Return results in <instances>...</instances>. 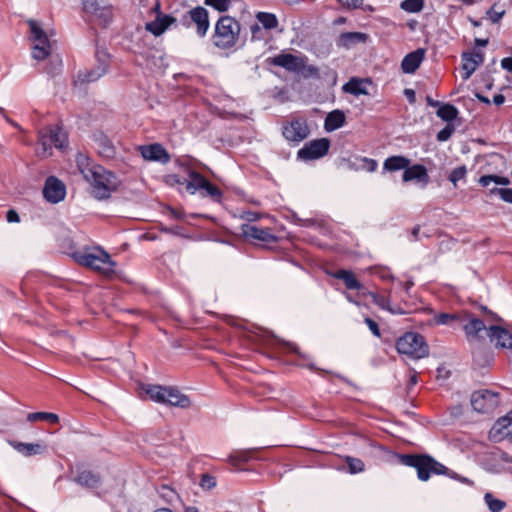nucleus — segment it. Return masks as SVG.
I'll list each match as a JSON object with an SVG mask.
<instances>
[{"label": "nucleus", "instance_id": "0eeeda50", "mask_svg": "<svg viewBox=\"0 0 512 512\" xmlns=\"http://www.w3.org/2000/svg\"><path fill=\"white\" fill-rule=\"evenodd\" d=\"M240 24L230 16H222L216 23L213 43L220 49L233 47L239 38Z\"/></svg>", "mask_w": 512, "mask_h": 512}, {"label": "nucleus", "instance_id": "052dcab7", "mask_svg": "<svg viewBox=\"0 0 512 512\" xmlns=\"http://www.w3.org/2000/svg\"><path fill=\"white\" fill-rule=\"evenodd\" d=\"M6 220L9 223H18L20 222V216L16 210L9 209L6 213Z\"/></svg>", "mask_w": 512, "mask_h": 512}, {"label": "nucleus", "instance_id": "de8ad7c7", "mask_svg": "<svg viewBox=\"0 0 512 512\" xmlns=\"http://www.w3.org/2000/svg\"><path fill=\"white\" fill-rule=\"evenodd\" d=\"M216 484H217V481L213 475H211L209 473L202 474L200 482H199V485L201 486L202 489L212 490L213 488L216 487Z\"/></svg>", "mask_w": 512, "mask_h": 512}, {"label": "nucleus", "instance_id": "4d7b16f0", "mask_svg": "<svg viewBox=\"0 0 512 512\" xmlns=\"http://www.w3.org/2000/svg\"><path fill=\"white\" fill-rule=\"evenodd\" d=\"M504 14H505L504 10L497 12V11H494L493 7L487 11V15L489 16L490 20L493 23H498L501 20V18L504 16Z\"/></svg>", "mask_w": 512, "mask_h": 512}, {"label": "nucleus", "instance_id": "c03bdc74", "mask_svg": "<svg viewBox=\"0 0 512 512\" xmlns=\"http://www.w3.org/2000/svg\"><path fill=\"white\" fill-rule=\"evenodd\" d=\"M480 310L483 314V317H484L483 320L485 323L487 322L490 325H493L492 323H494V322H496V323L504 322V320L498 314L491 311L488 307L481 305Z\"/></svg>", "mask_w": 512, "mask_h": 512}, {"label": "nucleus", "instance_id": "4c0bfd02", "mask_svg": "<svg viewBox=\"0 0 512 512\" xmlns=\"http://www.w3.org/2000/svg\"><path fill=\"white\" fill-rule=\"evenodd\" d=\"M27 421H47L50 424H58L60 420L59 416L52 412H33L27 415Z\"/></svg>", "mask_w": 512, "mask_h": 512}, {"label": "nucleus", "instance_id": "5fc2aeb1", "mask_svg": "<svg viewBox=\"0 0 512 512\" xmlns=\"http://www.w3.org/2000/svg\"><path fill=\"white\" fill-rule=\"evenodd\" d=\"M283 345L288 352L294 353L304 360L308 359V355L301 353L297 345L290 342H284Z\"/></svg>", "mask_w": 512, "mask_h": 512}, {"label": "nucleus", "instance_id": "2f4dec72", "mask_svg": "<svg viewBox=\"0 0 512 512\" xmlns=\"http://www.w3.org/2000/svg\"><path fill=\"white\" fill-rule=\"evenodd\" d=\"M345 122V114L341 110H334L330 112L325 119L324 127L327 131H334Z\"/></svg>", "mask_w": 512, "mask_h": 512}, {"label": "nucleus", "instance_id": "a878e982", "mask_svg": "<svg viewBox=\"0 0 512 512\" xmlns=\"http://www.w3.org/2000/svg\"><path fill=\"white\" fill-rule=\"evenodd\" d=\"M424 50L417 49L409 54H407L401 64L402 70L405 73H414L417 68L420 66L421 62L424 59Z\"/></svg>", "mask_w": 512, "mask_h": 512}, {"label": "nucleus", "instance_id": "72a5a7b5", "mask_svg": "<svg viewBox=\"0 0 512 512\" xmlns=\"http://www.w3.org/2000/svg\"><path fill=\"white\" fill-rule=\"evenodd\" d=\"M367 35L360 32H346L342 33L338 40V45L349 48L351 45L359 42H365Z\"/></svg>", "mask_w": 512, "mask_h": 512}, {"label": "nucleus", "instance_id": "f704fd0d", "mask_svg": "<svg viewBox=\"0 0 512 512\" xmlns=\"http://www.w3.org/2000/svg\"><path fill=\"white\" fill-rule=\"evenodd\" d=\"M105 73L104 67H95L91 70L79 71L77 74V81L81 83L95 82Z\"/></svg>", "mask_w": 512, "mask_h": 512}, {"label": "nucleus", "instance_id": "f257e3e1", "mask_svg": "<svg viewBox=\"0 0 512 512\" xmlns=\"http://www.w3.org/2000/svg\"><path fill=\"white\" fill-rule=\"evenodd\" d=\"M171 173L163 176V182L175 189L181 196L199 194L202 198H209L215 203H221L222 190L213 184L208 174L215 177L213 171L201 162H175Z\"/></svg>", "mask_w": 512, "mask_h": 512}, {"label": "nucleus", "instance_id": "2eb2a0df", "mask_svg": "<svg viewBox=\"0 0 512 512\" xmlns=\"http://www.w3.org/2000/svg\"><path fill=\"white\" fill-rule=\"evenodd\" d=\"M240 230L241 235L245 238L260 241L267 247L278 242V237L274 235L269 228H262L249 223H244L241 225Z\"/></svg>", "mask_w": 512, "mask_h": 512}, {"label": "nucleus", "instance_id": "b1692460", "mask_svg": "<svg viewBox=\"0 0 512 512\" xmlns=\"http://www.w3.org/2000/svg\"><path fill=\"white\" fill-rule=\"evenodd\" d=\"M166 405L187 409L191 406L190 398L183 394L178 388L168 386L166 394Z\"/></svg>", "mask_w": 512, "mask_h": 512}, {"label": "nucleus", "instance_id": "e2e57ef3", "mask_svg": "<svg viewBox=\"0 0 512 512\" xmlns=\"http://www.w3.org/2000/svg\"><path fill=\"white\" fill-rule=\"evenodd\" d=\"M170 215L176 220H182L185 217V213L183 210H177L173 207H168Z\"/></svg>", "mask_w": 512, "mask_h": 512}, {"label": "nucleus", "instance_id": "7ed1b4c3", "mask_svg": "<svg viewBox=\"0 0 512 512\" xmlns=\"http://www.w3.org/2000/svg\"><path fill=\"white\" fill-rule=\"evenodd\" d=\"M92 162H77L84 179L92 187V195L98 200L108 199L111 192L115 191L120 183L117 175Z\"/></svg>", "mask_w": 512, "mask_h": 512}, {"label": "nucleus", "instance_id": "8fccbe9b", "mask_svg": "<svg viewBox=\"0 0 512 512\" xmlns=\"http://www.w3.org/2000/svg\"><path fill=\"white\" fill-rule=\"evenodd\" d=\"M205 4L220 12H225L230 6V0H205Z\"/></svg>", "mask_w": 512, "mask_h": 512}, {"label": "nucleus", "instance_id": "393cba45", "mask_svg": "<svg viewBox=\"0 0 512 512\" xmlns=\"http://www.w3.org/2000/svg\"><path fill=\"white\" fill-rule=\"evenodd\" d=\"M191 20L197 25V32L204 36L209 28L208 12L203 7H196L189 11Z\"/></svg>", "mask_w": 512, "mask_h": 512}, {"label": "nucleus", "instance_id": "58836bf2", "mask_svg": "<svg viewBox=\"0 0 512 512\" xmlns=\"http://www.w3.org/2000/svg\"><path fill=\"white\" fill-rule=\"evenodd\" d=\"M479 184L483 187L489 186L491 182H494L496 185L507 186L510 184V179L508 177L496 175V174H488L482 175L479 180Z\"/></svg>", "mask_w": 512, "mask_h": 512}, {"label": "nucleus", "instance_id": "dca6fc26", "mask_svg": "<svg viewBox=\"0 0 512 512\" xmlns=\"http://www.w3.org/2000/svg\"><path fill=\"white\" fill-rule=\"evenodd\" d=\"M330 142L326 138L312 140L298 151V157L304 160L318 159L326 155Z\"/></svg>", "mask_w": 512, "mask_h": 512}, {"label": "nucleus", "instance_id": "ddd939ff", "mask_svg": "<svg viewBox=\"0 0 512 512\" xmlns=\"http://www.w3.org/2000/svg\"><path fill=\"white\" fill-rule=\"evenodd\" d=\"M44 199L51 203L57 204L66 197V185L56 176H48L43 187Z\"/></svg>", "mask_w": 512, "mask_h": 512}, {"label": "nucleus", "instance_id": "9b49d317", "mask_svg": "<svg viewBox=\"0 0 512 512\" xmlns=\"http://www.w3.org/2000/svg\"><path fill=\"white\" fill-rule=\"evenodd\" d=\"M500 402V394L488 389L475 391L471 395L472 408L479 413H492Z\"/></svg>", "mask_w": 512, "mask_h": 512}, {"label": "nucleus", "instance_id": "f8f14e48", "mask_svg": "<svg viewBox=\"0 0 512 512\" xmlns=\"http://www.w3.org/2000/svg\"><path fill=\"white\" fill-rule=\"evenodd\" d=\"M282 134L288 141L301 142L309 136L310 129L306 119L294 118L283 124Z\"/></svg>", "mask_w": 512, "mask_h": 512}, {"label": "nucleus", "instance_id": "c85d7f7f", "mask_svg": "<svg viewBox=\"0 0 512 512\" xmlns=\"http://www.w3.org/2000/svg\"><path fill=\"white\" fill-rule=\"evenodd\" d=\"M142 390L149 396L154 402L166 405V394L168 386H161L155 384H144Z\"/></svg>", "mask_w": 512, "mask_h": 512}, {"label": "nucleus", "instance_id": "13d9d810", "mask_svg": "<svg viewBox=\"0 0 512 512\" xmlns=\"http://www.w3.org/2000/svg\"><path fill=\"white\" fill-rule=\"evenodd\" d=\"M341 5L347 8H358L363 4V0H337Z\"/></svg>", "mask_w": 512, "mask_h": 512}, {"label": "nucleus", "instance_id": "6ab92c4d", "mask_svg": "<svg viewBox=\"0 0 512 512\" xmlns=\"http://www.w3.org/2000/svg\"><path fill=\"white\" fill-rule=\"evenodd\" d=\"M10 445L21 455L25 457H31L35 455H41L47 452L48 445L43 442L37 443H25L17 440L9 441Z\"/></svg>", "mask_w": 512, "mask_h": 512}, {"label": "nucleus", "instance_id": "603ef678", "mask_svg": "<svg viewBox=\"0 0 512 512\" xmlns=\"http://www.w3.org/2000/svg\"><path fill=\"white\" fill-rule=\"evenodd\" d=\"M261 217V214L258 213V212H254V211H242L241 214H240V218L245 220V221H248V222H255L257 220H259Z\"/></svg>", "mask_w": 512, "mask_h": 512}, {"label": "nucleus", "instance_id": "a19ab883", "mask_svg": "<svg viewBox=\"0 0 512 512\" xmlns=\"http://www.w3.org/2000/svg\"><path fill=\"white\" fill-rule=\"evenodd\" d=\"M256 18L265 29H274L278 25V20L276 16L271 13L259 12L256 15Z\"/></svg>", "mask_w": 512, "mask_h": 512}, {"label": "nucleus", "instance_id": "4be33fe9", "mask_svg": "<svg viewBox=\"0 0 512 512\" xmlns=\"http://www.w3.org/2000/svg\"><path fill=\"white\" fill-rule=\"evenodd\" d=\"M271 63L291 72H298L303 66L302 60L292 54H279L271 59Z\"/></svg>", "mask_w": 512, "mask_h": 512}, {"label": "nucleus", "instance_id": "69168bd1", "mask_svg": "<svg viewBox=\"0 0 512 512\" xmlns=\"http://www.w3.org/2000/svg\"><path fill=\"white\" fill-rule=\"evenodd\" d=\"M501 66L503 69L512 71V58L507 57V58L502 59Z\"/></svg>", "mask_w": 512, "mask_h": 512}, {"label": "nucleus", "instance_id": "20e7f679", "mask_svg": "<svg viewBox=\"0 0 512 512\" xmlns=\"http://www.w3.org/2000/svg\"><path fill=\"white\" fill-rule=\"evenodd\" d=\"M73 260L86 268L94 270L105 277H112L116 262L102 248L90 249L88 247L82 250H76L71 254Z\"/></svg>", "mask_w": 512, "mask_h": 512}, {"label": "nucleus", "instance_id": "680f3d73", "mask_svg": "<svg viewBox=\"0 0 512 512\" xmlns=\"http://www.w3.org/2000/svg\"><path fill=\"white\" fill-rule=\"evenodd\" d=\"M501 200L506 203H512V189L511 188H502Z\"/></svg>", "mask_w": 512, "mask_h": 512}, {"label": "nucleus", "instance_id": "c756f323", "mask_svg": "<svg viewBox=\"0 0 512 512\" xmlns=\"http://www.w3.org/2000/svg\"><path fill=\"white\" fill-rule=\"evenodd\" d=\"M493 361L494 356L490 349L479 348L473 352V365L476 368L490 367Z\"/></svg>", "mask_w": 512, "mask_h": 512}, {"label": "nucleus", "instance_id": "f3484780", "mask_svg": "<svg viewBox=\"0 0 512 512\" xmlns=\"http://www.w3.org/2000/svg\"><path fill=\"white\" fill-rule=\"evenodd\" d=\"M152 11L156 13V19L148 22L145 25L147 31L151 32L155 36L161 35L172 23L175 22V18L169 15H163L160 11V3L157 1L152 8Z\"/></svg>", "mask_w": 512, "mask_h": 512}, {"label": "nucleus", "instance_id": "a18cd8bd", "mask_svg": "<svg viewBox=\"0 0 512 512\" xmlns=\"http://www.w3.org/2000/svg\"><path fill=\"white\" fill-rule=\"evenodd\" d=\"M424 0H404L401 8L407 12H419L423 8Z\"/></svg>", "mask_w": 512, "mask_h": 512}, {"label": "nucleus", "instance_id": "a211bd4d", "mask_svg": "<svg viewBox=\"0 0 512 512\" xmlns=\"http://www.w3.org/2000/svg\"><path fill=\"white\" fill-rule=\"evenodd\" d=\"M488 337L497 348H512V333L504 327L489 325Z\"/></svg>", "mask_w": 512, "mask_h": 512}, {"label": "nucleus", "instance_id": "9d476101", "mask_svg": "<svg viewBox=\"0 0 512 512\" xmlns=\"http://www.w3.org/2000/svg\"><path fill=\"white\" fill-rule=\"evenodd\" d=\"M383 171H399L404 170L402 179L404 182L417 181L422 186H426L429 182V176L427 170L423 165L416 164L411 167L408 165L411 162H383Z\"/></svg>", "mask_w": 512, "mask_h": 512}, {"label": "nucleus", "instance_id": "bf43d9fd", "mask_svg": "<svg viewBox=\"0 0 512 512\" xmlns=\"http://www.w3.org/2000/svg\"><path fill=\"white\" fill-rule=\"evenodd\" d=\"M182 227L180 226H174V227H168V226H161L160 231L166 234L171 235H181Z\"/></svg>", "mask_w": 512, "mask_h": 512}, {"label": "nucleus", "instance_id": "79ce46f5", "mask_svg": "<svg viewBox=\"0 0 512 512\" xmlns=\"http://www.w3.org/2000/svg\"><path fill=\"white\" fill-rule=\"evenodd\" d=\"M484 500L491 512H500L506 507L505 501L494 498L490 492L484 495Z\"/></svg>", "mask_w": 512, "mask_h": 512}, {"label": "nucleus", "instance_id": "3c124183", "mask_svg": "<svg viewBox=\"0 0 512 512\" xmlns=\"http://www.w3.org/2000/svg\"><path fill=\"white\" fill-rule=\"evenodd\" d=\"M96 60V67H104V71L107 72L109 66V55L104 50H97Z\"/></svg>", "mask_w": 512, "mask_h": 512}, {"label": "nucleus", "instance_id": "338daca9", "mask_svg": "<svg viewBox=\"0 0 512 512\" xmlns=\"http://www.w3.org/2000/svg\"><path fill=\"white\" fill-rule=\"evenodd\" d=\"M358 291V294L361 295V296H369L370 297V293H374L373 291H370L368 290L362 283H361V288L360 289H356Z\"/></svg>", "mask_w": 512, "mask_h": 512}, {"label": "nucleus", "instance_id": "37998d69", "mask_svg": "<svg viewBox=\"0 0 512 512\" xmlns=\"http://www.w3.org/2000/svg\"><path fill=\"white\" fill-rule=\"evenodd\" d=\"M437 115L443 120L451 121L457 117L458 111L453 105L445 104L438 109Z\"/></svg>", "mask_w": 512, "mask_h": 512}, {"label": "nucleus", "instance_id": "774afa93", "mask_svg": "<svg viewBox=\"0 0 512 512\" xmlns=\"http://www.w3.org/2000/svg\"><path fill=\"white\" fill-rule=\"evenodd\" d=\"M505 101V97L502 95V94H497L494 96L493 98V102L496 104V105H501L503 104Z\"/></svg>", "mask_w": 512, "mask_h": 512}, {"label": "nucleus", "instance_id": "ea45409f", "mask_svg": "<svg viewBox=\"0 0 512 512\" xmlns=\"http://www.w3.org/2000/svg\"><path fill=\"white\" fill-rule=\"evenodd\" d=\"M98 154L101 157L110 159L115 156V150L109 139L103 137L99 139L98 143Z\"/></svg>", "mask_w": 512, "mask_h": 512}, {"label": "nucleus", "instance_id": "bb28decb", "mask_svg": "<svg viewBox=\"0 0 512 512\" xmlns=\"http://www.w3.org/2000/svg\"><path fill=\"white\" fill-rule=\"evenodd\" d=\"M330 276L335 279L342 280L348 290L361 288V282L356 278L355 274L351 270L339 269L330 273Z\"/></svg>", "mask_w": 512, "mask_h": 512}, {"label": "nucleus", "instance_id": "6e6552de", "mask_svg": "<svg viewBox=\"0 0 512 512\" xmlns=\"http://www.w3.org/2000/svg\"><path fill=\"white\" fill-rule=\"evenodd\" d=\"M73 475L71 480L78 486L94 491L102 487L103 477L99 471L93 470L90 466L83 462L78 461L70 468Z\"/></svg>", "mask_w": 512, "mask_h": 512}, {"label": "nucleus", "instance_id": "423d86ee", "mask_svg": "<svg viewBox=\"0 0 512 512\" xmlns=\"http://www.w3.org/2000/svg\"><path fill=\"white\" fill-rule=\"evenodd\" d=\"M399 354L412 359H421L429 355V346L423 335L417 332H405L395 343Z\"/></svg>", "mask_w": 512, "mask_h": 512}, {"label": "nucleus", "instance_id": "412c9836", "mask_svg": "<svg viewBox=\"0 0 512 512\" xmlns=\"http://www.w3.org/2000/svg\"><path fill=\"white\" fill-rule=\"evenodd\" d=\"M144 160H169L171 156L159 143L138 147Z\"/></svg>", "mask_w": 512, "mask_h": 512}, {"label": "nucleus", "instance_id": "39448f33", "mask_svg": "<svg viewBox=\"0 0 512 512\" xmlns=\"http://www.w3.org/2000/svg\"><path fill=\"white\" fill-rule=\"evenodd\" d=\"M37 153L40 157L48 158L53 156L52 145L58 150L67 147L68 134L62 126H46L38 133Z\"/></svg>", "mask_w": 512, "mask_h": 512}, {"label": "nucleus", "instance_id": "5701e85b", "mask_svg": "<svg viewBox=\"0 0 512 512\" xmlns=\"http://www.w3.org/2000/svg\"><path fill=\"white\" fill-rule=\"evenodd\" d=\"M370 297L374 304L378 305L381 309L389 311L392 314L404 315L409 313L407 302H404V306L399 304L392 305L387 297L376 292L370 293Z\"/></svg>", "mask_w": 512, "mask_h": 512}, {"label": "nucleus", "instance_id": "0e129e2a", "mask_svg": "<svg viewBox=\"0 0 512 512\" xmlns=\"http://www.w3.org/2000/svg\"><path fill=\"white\" fill-rule=\"evenodd\" d=\"M301 69H304V75L305 76H308V75H315V76H319V73H318V69L314 66H302Z\"/></svg>", "mask_w": 512, "mask_h": 512}, {"label": "nucleus", "instance_id": "c9c22d12", "mask_svg": "<svg viewBox=\"0 0 512 512\" xmlns=\"http://www.w3.org/2000/svg\"><path fill=\"white\" fill-rule=\"evenodd\" d=\"M342 168L349 171L374 172L377 169L378 162H342Z\"/></svg>", "mask_w": 512, "mask_h": 512}, {"label": "nucleus", "instance_id": "cd10ccee", "mask_svg": "<svg viewBox=\"0 0 512 512\" xmlns=\"http://www.w3.org/2000/svg\"><path fill=\"white\" fill-rule=\"evenodd\" d=\"M463 330L468 338H483L480 333L482 331L488 332V327H486L484 320L472 316L463 326Z\"/></svg>", "mask_w": 512, "mask_h": 512}, {"label": "nucleus", "instance_id": "1a4fd4ad", "mask_svg": "<svg viewBox=\"0 0 512 512\" xmlns=\"http://www.w3.org/2000/svg\"><path fill=\"white\" fill-rule=\"evenodd\" d=\"M32 41V57L35 60L42 61L46 59L52 51V43L48 35L35 20H28Z\"/></svg>", "mask_w": 512, "mask_h": 512}, {"label": "nucleus", "instance_id": "473e14b6", "mask_svg": "<svg viewBox=\"0 0 512 512\" xmlns=\"http://www.w3.org/2000/svg\"><path fill=\"white\" fill-rule=\"evenodd\" d=\"M370 84L368 80L351 79L343 86V90L353 95L368 94L367 85Z\"/></svg>", "mask_w": 512, "mask_h": 512}, {"label": "nucleus", "instance_id": "4468645a", "mask_svg": "<svg viewBox=\"0 0 512 512\" xmlns=\"http://www.w3.org/2000/svg\"><path fill=\"white\" fill-rule=\"evenodd\" d=\"M83 9L103 27H106L112 21L113 13L111 6L101 5L98 0H85L83 2Z\"/></svg>", "mask_w": 512, "mask_h": 512}, {"label": "nucleus", "instance_id": "f03ea898", "mask_svg": "<svg viewBox=\"0 0 512 512\" xmlns=\"http://www.w3.org/2000/svg\"><path fill=\"white\" fill-rule=\"evenodd\" d=\"M400 464L416 469L417 477L420 481L426 482L433 475H445L461 483L472 485L473 482L449 469L433 456L427 453H408L396 454Z\"/></svg>", "mask_w": 512, "mask_h": 512}, {"label": "nucleus", "instance_id": "864d4df0", "mask_svg": "<svg viewBox=\"0 0 512 512\" xmlns=\"http://www.w3.org/2000/svg\"><path fill=\"white\" fill-rule=\"evenodd\" d=\"M364 322L367 324L368 328L370 329L371 333L374 336L380 337V328L376 321H374L370 317H365Z\"/></svg>", "mask_w": 512, "mask_h": 512}, {"label": "nucleus", "instance_id": "49530a36", "mask_svg": "<svg viewBox=\"0 0 512 512\" xmlns=\"http://www.w3.org/2000/svg\"><path fill=\"white\" fill-rule=\"evenodd\" d=\"M458 320L457 314L453 313H439L434 316V322L437 325H449L452 322Z\"/></svg>", "mask_w": 512, "mask_h": 512}, {"label": "nucleus", "instance_id": "7c9ffc66", "mask_svg": "<svg viewBox=\"0 0 512 512\" xmlns=\"http://www.w3.org/2000/svg\"><path fill=\"white\" fill-rule=\"evenodd\" d=\"M491 431H495L502 437H509L512 440V411L499 418Z\"/></svg>", "mask_w": 512, "mask_h": 512}, {"label": "nucleus", "instance_id": "09e8293b", "mask_svg": "<svg viewBox=\"0 0 512 512\" xmlns=\"http://www.w3.org/2000/svg\"><path fill=\"white\" fill-rule=\"evenodd\" d=\"M467 173V169L464 165L455 168L449 175L448 179L453 183L456 187L457 182L461 179H464Z\"/></svg>", "mask_w": 512, "mask_h": 512}, {"label": "nucleus", "instance_id": "6e6d98bb", "mask_svg": "<svg viewBox=\"0 0 512 512\" xmlns=\"http://www.w3.org/2000/svg\"><path fill=\"white\" fill-rule=\"evenodd\" d=\"M453 132H454L453 126L447 125L445 128H443L442 130H440L438 132L437 139L439 141H446L451 137Z\"/></svg>", "mask_w": 512, "mask_h": 512}, {"label": "nucleus", "instance_id": "e433bc0d", "mask_svg": "<svg viewBox=\"0 0 512 512\" xmlns=\"http://www.w3.org/2000/svg\"><path fill=\"white\" fill-rule=\"evenodd\" d=\"M343 461L345 463L343 469L350 474L361 473L365 469V464L360 458L345 456L343 458Z\"/></svg>", "mask_w": 512, "mask_h": 512}, {"label": "nucleus", "instance_id": "aec40b11", "mask_svg": "<svg viewBox=\"0 0 512 512\" xmlns=\"http://www.w3.org/2000/svg\"><path fill=\"white\" fill-rule=\"evenodd\" d=\"M484 55L481 51L474 53H463L462 55V69L464 71L463 79L467 80L471 77L477 67L482 64Z\"/></svg>", "mask_w": 512, "mask_h": 512}]
</instances>
